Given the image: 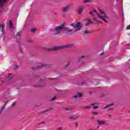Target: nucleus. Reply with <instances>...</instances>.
<instances>
[{"mask_svg": "<svg viewBox=\"0 0 130 130\" xmlns=\"http://www.w3.org/2000/svg\"><path fill=\"white\" fill-rule=\"evenodd\" d=\"M66 31H68V28H65Z\"/></svg>", "mask_w": 130, "mask_h": 130, "instance_id": "a19ab883", "label": "nucleus"}, {"mask_svg": "<svg viewBox=\"0 0 130 130\" xmlns=\"http://www.w3.org/2000/svg\"><path fill=\"white\" fill-rule=\"evenodd\" d=\"M93 21H95V22H98V21L96 20V18L93 19Z\"/></svg>", "mask_w": 130, "mask_h": 130, "instance_id": "473e14b6", "label": "nucleus"}, {"mask_svg": "<svg viewBox=\"0 0 130 130\" xmlns=\"http://www.w3.org/2000/svg\"><path fill=\"white\" fill-rule=\"evenodd\" d=\"M99 11L101 13V14H102V15H105V12L103 11H102L101 9H99Z\"/></svg>", "mask_w": 130, "mask_h": 130, "instance_id": "4468645a", "label": "nucleus"}, {"mask_svg": "<svg viewBox=\"0 0 130 130\" xmlns=\"http://www.w3.org/2000/svg\"><path fill=\"white\" fill-rule=\"evenodd\" d=\"M70 9H71V6H68L63 9V11L68 12V10H70Z\"/></svg>", "mask_w": 130, "mask_h": 130, "instance_id": "6e6552de", "label": "nucleus"}, {"mask_svg": "<svg viewBox=\"0 0 130 130\" xmlns=\"http://www.w3.org/2000/svg\"><path fill=\"white\" fill-rule=\"evenodd\" d=\"M4 3H5V2H2L0 1V3H1V4H4Z\"/></svg>", "mask_w": 130, "mask_h": 130, "instance_id": "58836bf2", "label": "nucleus"}, {"mask_svg": "<svg viewBox=\"0 0 130 130\" xmlns=\"http://www.w3.org/2000/svg\"><path fill=\"white\" fill-rule=\"evenodd\" d=\"M90 130H92V129H90Z\"/></svg>", "mask_w": 130, "mask_h": 130, "instance_id": "8fccbe9b", "label": "nucleus"}, {"mask_svg": "<svg viewBox=\"0 0 130 130\" xmlns=\"http://www.w3.org/2000/svg\"><path fill=\"white\" fill-rule=\"evenodd\" d=\"M101 54H104V52H103Z\"/></svg>", "mask_w": 130, "mask_h": 130, "instance_id": "37998d69", "label": "nucleus"}, {"mask_svg": "<svg viewBox=\"0 0 130 130\" xmlns=\"http://www.w3.org/2000/svg\"><path fill=\"white\" fill-rule=\"evenodd\" d=\"M36 29V28H32L31 29L30 32H31V33H34V32H35Z\"/></svg>", "mask_w": 130, "mask_h": 130, "instance_id": "dca6fc26", "label": "nucleus"}, {"mask_svg": "<svg viewBox=\"0 0 130 130\" xmlns=\"http://www.w3.org/2000/svg\"><path fill=\"white\" fill-rule=\"evenodd\" d=\"M62 128L61 127H59L57 128L58 130H61Z\"/></svg>", "mask_w": 130, "mask_h": 130, "instance_id": "cd10ccee", "label": "nucleus"}, {"mask_svg": "<svg viewBox=\"0 0 130 130\" xmlns=\"http://www.w3.org/2000/svg\"><path fill=\"white\" fill-rule=\"evenodd\" d=\"M42 123H44V122H42Z\"/></svg>", "mask_w": 130, "mask_h": 130, "instance_id": "49530a36", "label": "nucleus"}, {"mask_svg": "<svg viewBox=\"0 0 130 130\" xmlns=\"http://www.w3.org/2000/svg\"><path fill=\"white\" fill-rule=\"evenodd\" d=\"M78 95H79V97L80 98L82 97V92L78 93Z\"/></svg>", "mask_w": 130, "mask_h": 130, "instance_id": "6ab92c4d", "label": "nucleus"}, {"mask_svg": "<svg viewBox=\"0 0 130 130\" xmlns=\"http://www.w3.org/2000/svg\"><path fill=\"white\" fill-rule=\"evenodd\" d=\"M89 15H92L94 16V13H93V11H91L89 12Z\"/></svg>", "mask_w": 130, "mask_h": 130, "instance_id": "aec40b11", "label": "nucleus"}, {"mask_svg": "<svg viewBox=\"0 0 130 130\" xmlns=\"http://www.w3.org/2000/svg\"><path fill=\"white\" fill-rule=\"evenodd\" d=\"M96 121L99 125H103V124H105V121L104 120H97Z\"/></svg>", "mask_w": 130, "mask_h": 130, "instance_id": "39448f33", "label": "nucleus"}, {"mask_svg": "<svg viewBox=\"0 0 130 130\" xmlns=\"http://www.w3.org/2000/svg\"><path fill=\"white\" fill-rule=\"evenodd\" d=\"M93 12H94V13H97V10H93Z\"/></svg>", "mask_w": 130, "mask_h": 130, "instance_id": "c9c22d12", "label": "nucleus"}, {"mask_svg": "<svg viewBox=\"0 0 130 130\" xmlns=\"http://www.w3.org/2000/svg\"><path fill=\"white\" fill-rule=\"evenodd\" d=\"M17 36H18L19 38H20V34L17 33Z\"/></svg>", "mask_w": 130, "mask_h": 130, "instance_id": "7c9ffc66", "label": "nucleus"}, {"mask_svg": "<svg viewBox=\"0 0 130 130\" xmlns=\"http://www.w3.org/2000/svg\"><path fill=\"white\" fill-rule=\"evenodd\" d=\"M9 102L8 101H7L6 102V104H5V106H4L3 107V108L2 109V110L1 111V112H3V111H4V110H5V108H6V106H7V104Z\"/></svg>", "mask_w": 130, "mask_h": 130, "instance_id": "ddd939ff", "label": "nucleus"}, {"mask_svg": "<svg viewBox=\"0 0 130 130\" xmlns=\"http://www.w3.org/2000/svg\"><path fill=\"white\" fill-rule=\"evenodd\" d=\"M112 115H109V117H111Z\"/></svg>", "mask_w": 130, "mask_h": 130, "instance_id": "e433bc0d", "label": "nucleus"}, {"mask_svg": "<svg viewBox=\"0 0 130 130\" xmlns=\"http://www.w3.org/2000/svg\"><path fill=\"white\" fill-rule=\"evenodd\" d=\"M126 29H127V30H129V29H130V24L126 27Z\"/></svg>", "mask_w": 130, "mask_h": 130, "instance_id": "4be33fe9", "label": "nucleus"}, {"mask_svg": "<svg viewBox=\"0 0 130 130\" xmlns=\"http://www.w3.org/2000/svg\"><path fill=\"white\" fill-rule=\"evenodd\" d=\"M51 80H53V78H51Z\"/></svg>", "mask_w": 130, "mask_h": 130, "instance_id": "a18cd8bd", "label": "nucleus"}, {"mask_svg": "<svg viewBox=\"0 0 130 130\" xmlns=\"http://www.w3.org/2000/svg\"><path fill=\"white\" fill-rule=\"evenodd\" d=\"M90 2V1H88V0H84V1H83V3H88V2Z\"/></svg>", "mask_w": 130, "mask_h": 130, "instance_id": "393cba45", "label": "nucleus"}, {"mask_svg": "<svg viewBox=\"0 0 130 130\" xmlns=\"http://www.w3.org/2000/svg\"><path fill=\"white\" fill-rule=\"evenodd\" d=\"M11 75H12V74H10L9 75V76H11Z\"/></svg>", "mask_w": 130, "mask_h": 130, "instance_id": "c03bdc74", "label": "nucleus"}, {"mask_svg": "<svg viewBox=\"0 0 130 130\" xmlns=\"http://www.w3.org/2000/svg\"><path fill=\"white\" fill-rule=\"evenodd\" d=\"M113 106V104H111L110 105H109L108 106H107L106 107H105V109H107V108H109V107H111V106Z\"/></svg>", "mask_w": 130, "mask_h": 130, "instance_id": "f8f14e48", "label": "nucleus"}, {"mask_svg": "<svg viewBox=\"0 0 130 130\" xmlns=\"http://www.w3.org/2000/svg\"><path fill=\"white\" fill-rule=\"evenodd\" d=\"M84 33H85V34H87V33H90V32H88V31L87 30H85Z\"/></svg>", "mask_w": 130, "mask_h": 130, "instance_id": "bb28decb", "label": "nucleus"}, {"mask_svg": "<svg viewBox=\"0 0 130 130\" xmlns=\"http://www.w3.org/2000/svg\"><path fill=\"white\" fill-rule=\"evenodd\" d=\"M98 16H99L98 18L99 19H101V20H103L104 22L107 23V21H106V19H107V16L105 15V16H100V14H99L98 13Z\"/></svg>", "mask_w": 130, "mask_h": 130, "instance_id": "20e7f679", "label": "nucleus"}, {"mask_svg": "<svg viewBox=\"0 0 130 130\" xmlns=\"http://www.w3.org/2000/svg\"><path fill=\"white\" fill-rule=\"evenodd\" d=\"M42 67H45V68H48V64H43L41 66H39V68H41Z\"/></svg>", "mask_w": 130, "mask_h": 130, "instance_id": "9b49d317", "label": "nucleus"}, {"mask_svg": "<svg viewBox=\"0 0 130 130\" xmlns=\"http://www.w3.org/2000/svg\"><path fill=\"white\" fill-rule=\"evenodd\" d=\"M87 23L86 24V26H89V25H92V24H94V22L91 21V20L88 19L87 20Z\"/></svg>", "mask_w": 130, "mask_h": 130, "instance_id": "0eeeda50", "label": "nucleus"}, {"mask_svg": "<svg viewBox=\"0 0 130 130\" xmlns=\"http://www.w3.org/2000/svg\"><path fill=\"white\" fill-rule=\"evenodd\" d=\"M74 123L75 126H78V123H77V122H75Z\"/></svg>", "mask_w": 130, "mask_h": 130, "instance_id": "a878e982", "label": "nucleus"}, {"mask_svg": "<svg viewBox=\"0 0 130 130\" xmlns=\"http://www.w3.org/2000/svg\"><path fill=\"white\" fill-rule=\"evenodd\" d=\"M0 27L2 28V31L3 32L4 31V28H5V24L4 23L1 24Z\"/></svg>", "mask_w": 130, "mask_h": 130, "instance_id": "9d476101", "label": "nucleus"}, {"mask_svg": "<svg viewBox=\"0 0 130 130\" xmlns=\"http://www.w3.org/2000/svg\"><path fill=\"white\" fill-rule=\"evenodd\" d=\"M7 0H0V2H1L2 3H6Z\"/></svg>", "mask_w": 130, "mask_h": 130, "instance_id": "5701e85b", "label": "nucleus"}, {"mask_svg": "<svg viewBox=\"0 0 130 130\" xmlns=\"http://www.w3.org/2000/svg\"><path fill=\"white\" fill-rule=\"evenodd\" d=\"M85 10V7H81L78 9L79 14H81L82 12Z\"/></svg>", "mask_w": 130, "mask_h": 130, "instance_id": "1a4fd4ad", "label": "nucleus"}, {"mask_svg": "<svg viewBox=\"0 0 130 130\" xmlns=\"http://www.w3.org/2000/svg\"><path fill=\"white\" fill-rule=\"evenodd\" d=\"M68 47H75L74 44H71L70 45H67L64 46H58L51 48L50 50H58V49H62L63 48H68Z\"/></svg>", "mask_w": 130, "mask_h": 130, "instance_id": "f03ea898", "label": "nucleus"}, {"mask_svg": "<svg viewBox=\"0 0 130 130\" xmlns=\"http://www.w3.org/2000/svg\"><path fill=\"white\" fill-rule=\"evenodd\" d=\"M9 28L11 31H13L14 29V26H13V23H12V20H10L9 22Z\"/></svg>", "mask_w": 130, "mask_h": 130, "instance_id": "423d86ee", "label": "nucleus"}, {"mask_svg": "<svg viewBox=\"0 0 130 130\" xmlns=\"http://www.w3.org/2000/svg\"><path fill=\"white\" fill-rule=\"evenodd\" d=\"M98 108H99L98 106L94 107V109H98Z\"/></svg>", "mask_w": 130, "mask_h": 130, "instance_id": "c85d7f7f", "label": "nucleus"}, {"mask_svg": "<svg viewBox=\"0 0 130 130\" xmlns=\"http://www.w3.org/2000/svg\"><path fill=\"white\" fill-rule=\"evenodd\" d=\"M62 29H66V27L64 26H63V24L55 27L54 30L50 31L49 32H53L52 34L53 35H58V34L61 32V30H62Z\"/></svg>", "mask_w": 130, "mask_h": 130, "instance_id": "f257e3e1", "label": "nucleus"}, {"mask_svg": "<svg viewBox=\"0 0 130 130\" xmlns=\"http://www.w3.org/2000/svg\"><path fill=\"white\" fill-rule=\"evenodd\" d=\"M128 45H130V44H128Z\"/></svg>", "mask_w": 130, "mask_h": 130, "instance_id": "de8ad7c7", "label": "nucleus"}, {"mask_svg": "<svg viewBox=\"0 0 130 130\" xmlns=\"http://www.w3.org/2000/svg\"><path fill=\"white\" fill-rule=\"evenodd\" d=\"M56 98V97H55V96L53 97L52 99H50V101H53L55 100Z\"/></svg>", "mask_w": 130, "mask_h": 130, "instance_id": "f3484780", "label": "nucleus"}, {"mask_svg": "<svg viewBox=\"0 0 130 130\" xmlns=\"http://www.w3.org/2000/svg\"><path fill=\"white\" fill-rule=\"evenodd\" d=\"M15 105H16V103L14 102L12 105V107H14Z\"/></svg>", "mask_w": 130, "mask_h": 130, "instance_id": "412c9836", "label": "nucleus"}, {"mask_svg": "<svg viewBox=\"0 0 130 130\" xmlns=\"http://www.w3.org/2000/svg\"><path fill=\"white\" fill-rule=\"evenodd\" d=\"M91 105H92V106H95V105H96V103L91 104Z\"/></svg>", "mask_w": 130, "mask_h": 130, "instance_id": "c756f323", "label": "nucleus"}, {"mask_svg": "<svg viewBox=\"0 0 130 130\" xmlns=\"http://www.w3.org/2000/svg\"><path fill=\"white\" fill-rule=\"evenodd\" d=\"M83 57H85V56L80 57L79 58H80V59H81V58H83Z\"/></svg>", "mask_w": 130, "mask_h": 130, "instance_id": "2f4dec72", "label": "nucleus"}, {"mask_svg": "<svg viewBox=\"0 0 130 130\" xmlns=\"http://www.w3.org/2000/svg\"><path fill=\"white\" fill-rule=\"evenodd\" d=\"M98 23H100V24H102V22L100 21H97Z\"/></svg>", "mask_w": 130, "mask_h": 130, "instance_id": "72a5a7b5", "label": "nucleus"}, {"mask_svg": "<svg viewBox=\"0 0 130 130\" xmlns=\"http://www.w3.org/2000/svg\"><path fill=\"white\" fill-rule=\"evenodd\" d=\"M68 31H69V32H71V31H72V29H71V30H68Z\"/></svg>", "mask_w": 130, "mask_h": 130, "instance_id": "4c0bfd02", "label": "nucleus"}, {"mask_svg": "<svg viewBox=\"0 0 130 130\" xmlns=\"http://www.w3.org/2000/svg\"><path fill=\"white\" fill-rule=\"evenodd\" d=\"M116 1H118V0H116Z\"/></svg>", "mask_w": 130, "mask_h": 130, "instance_id": "09e8293b", "label": "nucleus"}, {"mask_svg": "<svg viewBox=\"0 0 130 130\" xmlns=\"http://www.w3.org/2000/svg\"><path fill=\"white\" fill-rule=\"evenodd\" d=\"M81 27H82V23L77 22L75 24V26H74V29H76V31H79V30L81 29Z\"/></svg>", "mask_w": 130, "mask_h": 130, "instance_id": "7ed1b4c3", "label": "nucleus"}, {"mask_svg": "<svg viewBox=\"0 0 130 130\" xmlns=\"http://www.w3.org/2000/svg\"><path fill=\"white\" fill-rule=\"evenodd\" d=\"M69 118H73V117H69Z\"/></svg>", "mask_w": 130, "mask_h": 130, "instance_id": "79ce46f5", "label": "nucleus"}, {"mask_svg": "<svg viewBox=\"0 0 130 130\" xmlns=\"http://www.w3.org/2000/svg\"><path fill=\"white\" fill-rule=\"evenodd\" d=\"M92 114H95V115H97V114H99V113L94 112H93V113H92Z\"/></svg>", "mask_w": 130, "mask_h": 130, "instance_id": "b1692460", "label": "nucleus"}, {"mask_svg": "<svg viewBox=\"0 0 130 130\" xmlns=\"http://www.w3.org/2000/svg\"><path fill=\"white\" fill-rule=\"evenodd\" d=\"M83 108L84 109H91V107L90 106H88V107H84Z\"/></svg>", "mask_w": 130, "mask_h": 130, "instance_id": "2eb2a0df", "label": "nucleus"}, {"mask_svg": "<svg viewBox=\"0 0 130 130\" xmlns=\"http://www.w3.org/2000/svg\"><path fill=\"white\" fill-rule=\"evenodd\" d=\"M17 68H18V66H15V69H17Z\"/></svg>", "mask_w": 130, "mask_h": 130, "instance_id": "ea45409f", "label": "nucleus"}, {"mask_svg": "<svg viewBox=\"0 0 130 130\" xmlns=\"http://www.w3.org/2000/svg\"><path fill=\"white\" fill-rule=\"evenodd\" d=\"M71 26H72V27H74L75 26V24L74 23L71 24Z\"/></svg>", "mask_w": 130, "mask_h": 130, "instance_id": "f704fd0d", "label": "nucleus"}, {"mask_svg": "<svg viewBox=\"0 0 130 130\" xmlns=\"http://www.w3.org/2000/svg\"><path fill=\"white\" fill-rule=\"evenodd\" d=\"M77 97H78V95L73 96V98L75 100V101H77Z\"/></svg>", "mask_w": 130, "mask_h": 130, "instance_id": "a211bd4d", "label": "nucleus"}]
</instances>
